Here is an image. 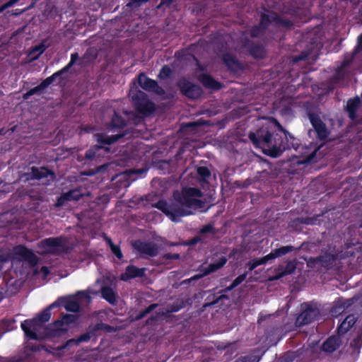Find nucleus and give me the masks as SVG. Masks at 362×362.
Instances as JSON below:
<instances>
[{
	"instance_id": "1",
	"label": "nucleus",
	"mask_w": 362,
	"mask_h": 362,
	"mask_svg": "<svg viewBox=\"0 0 362 362\" xmlns=\"http://www.w3.org/2000/svg\"><path fill=\"white\" fill-rule=\"evenodd\" d=\"M173 196V202L168 204L159 202L156 204V207L173 221L192 214L191 209H202L204 206V203L201 200L203 193L197 188L185 187L182 192H175Z\"/></svg>"
},
{
	"instance_id": "2",
	"label": "nucleus",
	"mask_w": 362,
	"mask_h": 362,
	"mask_svg": "<svg viewBox=\"0 0 362 362\" xmlns=\"http://www.w3.org/2000/svg\"><path fill=\"white\" fill-rule=\"evenodd\" d=\"M129 95L134 107L139 112L148 115L154 110V105L146 98L144 93L137 90L134 87H132L129 90Z\"/></svg>"
},
{
	"instance_id": "3",
	"label": "nucleus",
	"mask_w": 362,
	"mask_h": 362,
	"mask_svg": "<svg viewBox=\"0 0 362 362\" xmlns=\"http://www.w3.org/2000/svg\"><path fill=\"white\" fill-rule=\"evenodd\" d=\"M90 301V297L86 292H79L75 296L64 298L59 300V304L63 305L68 311L76 312L79 305L88 304Z\"/></svg>"
},
{
	"instance_id": "4",
	"label": "nucleus",
	"mask_w": 362,
	"mask_h": 362,
	"mask_svg": "<svg viewBox=\"0 0 362 362\" xmlns=\"http://www.w3.org/2000/svg\"><path fill=\"white\" fill-rule=\"evenodd\" d=\"M21 327L26 336L31 339L39 340L43 337L39 332L44 328V325L37 318L25 320L21 323Z\"/></svg>"
},
{
	"instance_id": "5",
	"label": "nucleus",
	"mask_w": 362,
	"mask_h": 362,
	"mask_svg": "<svg viewBox=\"0 0 362 362\" xmlns=\"http://www.w3.org/2000/svg\"><path fill=\"white\" fill-rule=\"evenodd\" d=\"M62 249L63 244L61 238H47L38 245V252L41 254L54 253Z\"/></svg>"
},
{
	"instance_id": "6",
	"label": "nucleus",
	"mask_w": 362,
	"mask_h": 362,
	"mask_svg": "<svg viewBox=\"0 0 362 362\" xmlns=\"http://www.w3.org/2000/svg\"><path fill=\"white\" fill-rule=\"evenodd\" d=\"M249 137L257 146L262 148L273 146L272 135L267 130L259 129L256 133H250Z\"/></svg>"
},
{
	"instance_id": "7",
	"label": "nucleus",
	"mask_w": 362,
	"mask_h": 362,
	"mask_svg": "<svg viewBox=\"0 0 362 362\" xmlns=\"http://www.w3.org/2000/svg\"><path fill=\"white\" fill-rule=\"evenodd\" d=\"M76 320L75 315H65L62 320H57L53 325L52 336H59L66 332L69 327V325L74 323Z\"/></svg>"
},
{
	"instance_id": "8",
	"label": "nucleus",
	"mask_w": 362,
	"mask_h": 362,
	"mask_svg": "<svg viewBox=\"0 0 362 362\" xmlns=\"http://www.w3.org/2000/svg\"><path fill=\"white\" fill-rule=\"evenodd\" d=\"M132 245L142 255L156 256L158 253V247L154 243L136 241Z\"/></svg>"
},
{
	"instance_id": "9",
	"label": "nucleus",
	"mask_w": 362,
	"mask_h": 362,
	"mask_svg": "<svg viewBox=\"0 0 362 362\" xmlns=\"http://www.w3.org/2000/svg\"><path fill=\"white\" fill-rule=\"evenodd\" d=\"M180 87L182 92L188 98L192 99H197L202 95L201 88L197 86L190 83L189 82L183 81L180 83Z\"/></svg>"
},
{
	"instance_id": "10",
	"label": "nucleus",
	"mask_w": 362,
	"mask_h": 362,
	"mask_svg": "<svg viewBox=\"0 0 362 362\" xmlns=\"http://www.w3.org/2000/svg\"><path fill=\"white\" fill-rule=\"evenodd\" d=\"M310 120L317 134L318 137L320 139L327 138L329 132L325 124L322 122V120L318 117L313 115H310Z\"/></svg>"
},
{
	"instance_id": "11",
	"label": "nucleus",
	"mask_w": 362,
	"mask_h": 362,
	"mask_svg": "<svg viewBox=\"0 0 362 362\" xmlns=\"http://www.w3.org/2000/svg\"><path fill=\"white\" fill-rule=\"evenodd\" d=\"M319 312L317 309L309 308L302 312L296 320V323L299 325L310 323L316 319Z\"/></svg>"
},
{
	"instance_id": "12",
	"label": "nucleus",
	"mask_w": 362,
	"mask_h": 362,
	"mask_svg": "<svg viewBox=\"0 0 362 362\" xmlns=\"http://www.w3.org/2000/svg\"><path fill=\"white\" fill-rule=\"evenodd\" d=\"M138 79L140 86L144 90L153 91L158 93H161V89L158 86L157 83L155 81L147 78L144 74H141L139 76Z\"/></svg>"
},
{
	"instance_id": "13",
	"label": "nucleus",
	"mask_w": 362,
	"mask_h": 362,
	"mask_svg": "<svg viewBox=\"0 0 362 362\" xmlns=\"http://www.w3.org/2000/svg\"><path fill=\"white\" fill-rule=\"evenodd\" d=\"M296 268L295 262L289 261L285 267L279 266L276 269V275L269 279L270 281H274L281 279V277L292 274Z\"/></svg>"
},
{
	"instance_id": "14",
	"label": "nucleus",
	"mask_w": 362,
	"mask_h": 362,
	"mask_svg": "<svg viewBox=\"0 0 362 362\" xmlns=\"http://www.w3.org/2000/svg\"><path fill=\"white\" fill-rule=\"evenodd\" d=\"M145 269L137 268L135 266L130 265L126 268L124 273L121 274L120 279L128 281L135 277H141L144 275Z\"/></svg>"
},
{
	"instance_id": "15",
	"label": "nucleus",
	"mask_w": 362,
	"mask_h": 362,
	"mask_svg": "<svg viewBox=\"0 0 362 362\" xmlns=\"http://www.w3.org/2000/svg\"><path fill=\"white\" fill-rule=\"evenodd\" d=\"M81 197V194L76 190H72L67 193L62 194L58 199L57 206H59L63 205L66 201L78 200Z\"/></svg>"
},
{
	"instance_id": "16",
	"label": "nucleus",
	"mask_w": 362,
	"mask_h": 362,
	"mask_svg": "<svg viewBox=\"0 0 362 362\" xmlns=\"http://www.w3.org/2000/svg\"><path fill=\"white\" fill-rule=\"evenodd\" d=\"M340 344L338 337H332L323 343L322 349L327 352H332L336 350Z\"/></svg>"
},
{
	"instance_id": "17",
	"label": "nucleus",
	"mask_w": 362,
	"mask_h": 362,
	"mask_svg": "<svg viewBox=\"0 0 362 362\" xmlns=\"http://www.w3.org/2000/svg\"><path fill=\"white\" fill-rule=\"evenodd\" d=\"M356 317L354 315H349L346 317V319L341 323L340 326L338 328V331L339 334H344L348 332L355 324Z\"/></svg>"
},
{
	"instance_id": "18",
	"label": "nucleus",
	"mask_w": 362,
	"mask_h": 362,
	"mask_svg": "<svg viewBox=\"0 0 362 362\" xmlns=\"http://www.w3.org/2000/svg\"><path fill=\"white\" fill-rule=\"evenodd\" d=\"M53 81V76L47 78L43 82H42L38 86L35 87L34 88L31 89L30 91L26 93L23 98L25 99H28L30 95L35 94L38 91L45 88L47 87Z\"/></svg>"
},
{
	"instance_id": "19",
	"label": "nucleus",
	"mask_w": 362,
	"mask_h": 362,
	"mask_svg": "<svg viewBox=\"0 0 362 362\" xmlns=\"http://www.w3.org/2000/svg\"><path fill=\"white\" fill-rule=\"evenodd\" d=\"M360 103L359 98H353L349 100L346 105V109L351 119H354L356 117V110L358 107Z\"/></svg>"
},
{
	"instance_id": "20",
	"label": "nucleus",
	"mask_w": 362,
	"mask_h": 362,
	"mask_svg": "<svg viewBox=\"0 0 362 362\" xmlns=\"http://www.w3.org/2000/svg\"><path fill=\"white\" fill-rule=\"evenodd\" d=\"M227 262L226 257L220 258L216 262L209 264V266L204 269V274H209L214 272L221 267H223Z\"/></svg>"
},
{
	"instance_id": "21",
	"label": "nucleus",
	"mask_w": 362,
	"mask_h": 362,
	"mask_svg": "<svg viewBox=\"0 0 362 362\" xmlns=\"http://www.w3.org/2000/svg\"><path fill=\"white\" fill-rule=\"evenodd\" d=\"M199 80L205 86L208 88L213 89H218L221 88V85L218 82L207 75H201L199 76Z\"/></svg>"
},
{
	"instance_id": "22",
	"label": "nucleus",
	"mask_w": 362,
	"mask_h": 362,
	"mask_svg": "<svg viewBox=\"0 0 362 362\" xmlns=\"http://www.w3.org/2000/svg\"><path fill=\"white\" fill-rule=\"evenodd\" d=\"M13 252L16 255H18L23 259H31L33 256L31 251L22 245H18L14 247Z\"/></svg>"
},
{
	"instance_id": "23",
	"label": "nucleus",
	"mask_w": 362,
	"mask_h": 362,
	"mask_svg": "<svg viewBox=\"0 0 362 362\" xmlns=\"http://www.w3.org/2000/svg\"><path fill=\"white\" fill-rule=\"evenodd\" d=\"M120 135H115L112 136H105L103 134H95V140L100 144H110L115 141H116L119 138H120Z\"/></svg>"
},
{
	"instance_id": "24",
	"label": "nucleus",
	"mask_w": 362,
	"mask_h": 362,
	"mask_svg": "<svg viewBox=\"0 0 362 362\" xmlns=\"http://www.w3.org/2000/svg\"><path fill=\"white\" fill-rule=\"evenodd\" d=\"M102 295L103 297L110 303H114L116 300V296L114 291L109 287L103 288Z\"/></svg>"
},
{
	"instance_id": "25",
	"label": "nucleus",
	"mask_w": 362,
	"mask_h": 362,
	"mask_svg": "<svg viewBox=\"0 0 362 362\" xmlns=\"http://www.w3.org/2000/svg\"><path fill=\"white\" fill-rule=\"evenodd\" d=\"M45 47L42 44L35 46L29 53V55L31 57L30 60L33 61L37 59L45 52Z\"/></svg>"
},
{
	"instance_id": "26",
	"label": "nucleus",
	"mask_w": 362,
	"mask_h": 362,
	"mask_svg": "<svg viewBox=\"0 0 362 362\" xmlns=\"http://www.w3.org/2000/svg\"><path fill=\"white\" fill-rule=\"evenodd\" d=\"M56 305L55 303L52 304L47 309L45 310L41 314H40L37 317V320H40L42 324L49 321L51 317L50 308L54 307Z\"/></svg>"
},
{
	"instance_id": "27",
	"label": "nucleus",
	"mask_w": 362,
	"mask_h": 362,
	"mask_svg": "<svg viewBox=\"0 0 362 362\" xmlns=\"http://www.w3.org/2000/svg\"><path fill=\"white\" fill-rule=\"evenodd\" d=\"M102 150H104L105 151H107V148H103L101 146H95V147H93V148L90 149L87 153H86V157L89 159H92L93 158H95L96 156V153L98 151H102Z\"/></svg>"
},
{
	"instance_id": "28",
	"label": "nucleus",
	"mask_w": 362,
	"mask_h": 362,
	"mask_svg": "<svg viewBox=\"0 0 362 362\" xmlns=\"http://www.w3.org/2000/svg\"><path fill=\"white\" fill-rule=\"evenodd\" d=\"M294 250V247L291 245H287L281 247L279 249L275 250L276 255L277 257L283 256Z\"/></svg>"
},
{
	"instance_id": "29",
	"label": "nucleus",
	"mask_w": 362,
	"mask_h": 362,
	"mask_svg": "<svg viewBox=\"0 0 362 362\" xmlns=\"http://www.w3.org/2000/svg\"><path fill=\"white\" fill-rule=\"evenodd\" d=\"M262 264H264V262H263V260L261 258H258V259H252L251 261H250L247 264V267H248V269L252 271L254 269H255L257 267L259 266V265H262Z\"/></svg>"
},
{
	"instance_id": "30",
	"label": "nucleus",
	"mask_w": 362,
	"mask_h": 362,
	"mask_svg": "<svg viewBox=\"0 0 362 362\" xmlns=\"http://www.w3.org/2000/svg\"><path fill=\"white\" fill-rule=\"evenodd\" d=\"M259 360V358L257 356L252 354V355L241 357V358L237 359L234 362H258Z\"/></svg>"
},
{
	"instance_id": "31",
	"label": "nucleus",
	"mask_w": 362,
	"mask_h": 362,
	"mask_svg": "<svg viewBox=\"0 0 362 362\" xmlns=\"http://www.w3.org/2000/svg\"><path fill=\"white\" fill-rule=\"evenodd\" d=\"M90 339V335L88 334L81 335L78 339H70L67 341L66 346H70L73 344H78L82 341H88Z\"/></svg>"
},
{
	"instance_id": "32",
	"label": "nucleus",
	"mask_w": 362,
	"mask_h": 362,
	"mask_svg": "<svg viewBox=\"0 0 362 362\" xmlns=\"http://www.w3.org/2000/svg\"><path fill=\"white\" fill-rule=\"evenodd\" d=\"M197 173L204 180L208 178L211 175L209 170L206 167H199L197 168Z\"/></svg>"
},
{
	"instance_id": "33",
	"label": "nucleus",
	"mask_w": 362,
	"mask_h": 362,
	"mask_svg": "<svg viewBox=\"0 0 362 362\" xmlns=\"http://www.w3.org/2000/svg\"><path fill=\"white\" fill-rule=\"evenodd\" d=\"M32 172L35 177L40 179L43 176H45L48 171L46 169H37L36 168H32Z\"/></svg>"
},
{
	"instance_id": "34",
	"label": "nucleus",
	"mask_w": 362,
	"mask_h": 362,
	"mask_svg": "<svg viewBox=\"0 0 362 362\" xmlns=\"http://www.w3.org/2000/svg\"><path fill=\"white\" fill-rule=\"evenodd\" d=\"M171 73V70L168 66H163L160 71L159 77L161 78H165L170 76Z\"/></svg>"
},
{
	"instance_id": "35",
	"label": "nucleus",
	"mask_w": 362,
	"mask_h": 362,
	"mask_svg": "<svg viewBox=\"0 0 362 362\" xmlns=\"http://www.w3.org/2000/svg\"><path fill=\"white\" fill-rule=\"evenodd\" d=\"M247 274L245 272L240 276H238L233 281V286H238L239 284H240L247 277Z\"/></svg>"
},
{
	"instance_id": "36",
	"label": "nucleus",
	"mask_w": 362,
	"mask_h": 362,
	"mask_svg": "<svg viewBox=\"0 0 362 362\" xmlns=\"http://www.w3.org/2000/svg\"><path fill=\"white\" fill-rule=\"evenodd\" d=\"M276 257H277V256L276 255V252H275V250H274L272 252H270L269 254L267 255L266 256L262 257V259L263 260L264 264H265L268 261L274 259Z\"/></svg>"
},
{
	"instance_id": "37",
	"label": "nucleus",
	"mask_w": 362,
	"mask_h": 362,
	"mask_svg": "<svg viewBox=\"0 0 362 362\" xmlns=\"http://www.w3.org/2000/svg\"><path fill=\"white\" fill-rule=\"evenodd\" d=\"M276 257H277V256L276 255V252H275V250H274L272 252H270L269 254L267 255L266 256L262 257V259L263 260L264 264H265L268 261L274 259Z\"/></svg>"
},
{
	"instance_id": "38",
	"label": "nucleus",
	"mask_w": 362,
	"mask_h": 362,
	"mask_svg": "<svg viewBox=\"0 0 362 362\" xmlns=\"http://www.w3.org/2000/svg\"><path fill=\"white\" fill-rule=\"evenodd\" d=\"M112 253H114L119 259L122 257V253L120 250V248L117 245H112L110 247Z\"/></svg>"
},
{
	"instance_id": "39",
	"label": "nucleus",
	"mask_w": 362,
	"mask_h": 362,
	"mask_svg": "<svg viewBox=\"0 0 362 362\" xmlns=\"http://www.w3.org/2000/svg\"><path fill=\"white\" fill-rule=\"evenodd\" d=\"M19 0H10L7 3L4 4L0 7V13L4 11L6 8L12 6L16 4Z\"/></svg>"
},
{
	"instance_id": "40",
	"label": "nucleus",
	"mask_w": 362,
	"mask_h": 362,
	"mask_svg": "<svg viewBox=\"0 0 362 362\" xmlns=\"http://www.w3.org/2000/svg\"><path fill=\"white\" fill-rule=\"evenodd\" d=\"M148 0H131L129 4H127V6H139L143 3L148 1Z\"/></svg>"
},
{
	"instance_id": "41",
	"label": "nucleus",
	"mask_w": 362,
	"mask_h": 362,
	"mask_svg": "<svg viewBox=\"0 0 362 362\" xmlns=\"http://www.w3.org/2000/svg\"><path fill=\"white\" fill-rule=\"evenodd\" d=\"M223 60L226 64L228 66H232L235 62V59L229 55L224 56Z\"/></svg>"
},
{
	"instance_id": "42",
	"label": "nucleus",
	"mask_w": 362,
	"mask_h": 362,
	"mask_svg": "<svg viewBox=\"0 0 362 362\" xmlns=\"http://www.w3.org/2000/svg\"><path fill=\"white\" fill-rule=\"evenodd\" d=\"M42 274V278H45L48 274L49 273V270L47 267H42L40 272H37V270L35 271V274Z\"/></svg>"
},
{
	"instance_id": "43",
	"label": "nucleus",
	"mask_w": 362,
	"mask_h": 362,
	"mask_svg": "<svg viewBox=\"0 0 362 362\" xmlns=\"http://www.w3.org/2000/svg\"><path fill=\"white\" fill-rule=\"evenodd\" d=\"M214 228L213 226L210 224L205 226L201 230V233H213Z\"/></svg>"
},
{
	"instance_id": "44",
	"label": "nucleus",
	"mask_w": 362,
	"mask_h": 362,
	"mask_svg": "<svg viewBox=\"0 0 362 362\" xmlns=\"http://www.w3.org/2000/svg\"><path fill=\"white\" fill-rule=\"evenodd\" d=\"M156 306H157L156 304H152V305H149L144 310V312L139 316V318L143 317L145 315H146V314L149 313L150 312H151L154 308H156Z\"/></svg>"
},
{
	"instance_id": "45",
	"label": "nucleus",
	"mask_w": 362,
	"mask_h": 362,
	"mask_svg": "<svg viewBox=\"0 0 362 362\" xmlns=\"http://www.w3.org/2000/svg\"><path fill=\"white\" fill-rule=\"evenodd\" d=\"M269 151H270L268 154H269L270 156H273V157H276L278 156L280 153L281 152V149L279 148H274L272 150H269L268 149Z\"/></svg>"
},
{
	"instance_id": "46",
	"label": "nucleus",
	"mask_w": 362,
	"mask_h": 362,
	"mask_svg": "<svg viewBox=\"0 0 362 362\" xmlns=\"http://www.w3.org/2000/svg\"><path fill=\"white\" fill-rule=\"evenodd\" d=\"M78 59V55L77 53H74L71 54V60H70V62L69 63V64L67 65V67H70Z\"/></svg>"
},
{
	"instance_id": "47",
	"label": "nucleus",
	"mask_w": 362,
	"mask_h": 362,
	"mask_svg": "<svg viewBox=\"0 0 362 362\" xmlns=\"http://www.w3.org/2000/svg\"><path fill=\"white\" fill-rule=\"evenodd\" d=\"M116 119H119L117 116L115 117V119H113L112 122H113V124L115 126H117V127H120V126H123L124 124L122 121L119 122V120H116Z\"/></svg>"
},
{
	"instance_id": "48",
	"label": "nucleus",
	"mask_w": 362,
	"mask_h": 362,
	"mask_svg": "<svg viewBox=\"0 0 362 362\" xmlns=\"http://www.w3.org/2000/svg\"><path fill=\"white\" fill-rule=\"evenodd\" d=\"M207 274H204V272L201 274H197L194 275L193 277L191 278V280H196L202 278L204 276H206Z\"/></svg>"
},
{
	"instance_id": "49",
	"label": "nucleus",
	"mask_w": 362,
	"mask_h": 362,
	"mask_svg": "<svg viewBox=\"0 0 362 362\" xmlns=\"http://www.w3.org/2000/svg\"><path fill=\"white\" fill-rule=\"evenodd\" d=\"M234 288H235V286H233V284L232 283L230 286H229L228 287H227V288L224 290V292L230 291V290L233 289Z\"/></svg>"
},
{
	"instance_id": "50",
	"label": "nucleus",
	"mask_w": 362,
	"mask_h": 362,
	"mask_svg": "<svg viewBox=\"0 0 362 362\" xmlns=\"http://www.w3.org/2000/svg\"><path fill=\"white\" fill-rule=\"evenodd\" d=\"M266 21H268V18L267 16H264L262 18L261 26H264V23Z\"/></svg>"
},
{
	"instance_id": "51",
	"label": "nucleus",
	"mask_w": 362,
	"mask_h": 362,
	"mask_svg": "<svg viewBox=\"0 0 362 362\" xmlns=\"http://www.w3.org/2000/svg\"><path fill=\"white\" fill-rule=\"evenodd\" d=\"M199 241H200V238H194V239L192 240L191 243L192 245H194L197 243H198Z\"/></svg>"
},
{
	"instance_id": "52",
	"label": "nucleus",
	"mask_w": 362,
	"mask_h": 362,
	"mask_svg": "<svg viewBox=\"0 0 362 362\" xmlns=\"http://www.w3.org/2000/svg\"><path fill=\"white\" fill-rule=\"evenodd\" d=\"M107 242L108 243L110 247H112V245H114L113 243L110 238H107Z\"/></svg>"
},
{
	"instance_id": "53",
	"label": "nucleus",
	"mask_w": 362,
	"mask_h": 362,
	"mask_svg": "<svg viewBox=\"0 0 362 362\" xmlns=\"http://www.w3.org/2000/svg\"><path fill=\"white\" fill-rule=\"evenodd\" d=\"M252 35L253 36H256V35H259V33L256 32V30H254L252 31Z\"/></svg>"
},
{
	"instance_id": "54",
	"label": "nucleus",
	"mask_w": 362,
	"mask_h": 362,
	"mask_svg": "<svg viewBox=\"0 0 362 362\" xmlns=\"http://www.w3.org/2000/svg\"><path fill=\"white\" fill-rule=\"evenodd\" d=\"M170 258H174V259H177L179 258V255H173L170 257H169Z\"/></svg>"
},
{
	"instance_id": "55",
	"label": "nucleus",
	"mask_w": 362,
	"mask_h": 362,
	"mask_svg": "<svg viewBox=\"0 0 362 362\" xmlns=\"http://www.w3.org/2000/svg\"><path fill=\"white\" fill-rule=\"evenodd\" d=\"M36 1H37L35 0V1H34V2H33V3L30 6V7H29V8H33V7L34 6V5L35 4Z\"/></svg>"
},
{
	"instance_id": "56",
	"label": "nucleus",
	"mask_w": 362,
	"mask_h": 362,
	"mask_svg": "<svg viewBox=\"0 0 362 362\" xmlns=\"http://www.w3.org/2000/svg\"><path fill=\"white\" fill-rule=\"evenodd\" d=\"M36 1H37L35 0V1H34V2H33V3L30 6V7H29V8H33V7L34 6V5L35 4Z\"/></svg>"
},
{
	"instance_id": "57",
	"label": "nucleus",
	"mask_w": 362,
	"mask_h": 362,
	"mask_svg": "<svg viewBox=\"0 0 362 362\" xmlns=\"http://www.w3.org/2000/svg\"><path fill=\"white\" fill-rule=\"evenodd\" d=\"M361 45L362 47V34H361Z\"/></svg>"
},
{
	"instance_id": "58",
	"label": "nucleus",
	"mask_w": 362,
	"mask_h": 362,
	"mask_svg": "<svg viewBox=\"0 0 362 362\" xmlns=\"http://www.w3.org/2000/svg\"><path fill=\"white\" fill-rule=\"evenodd\" d=\"M25 10H26V9L22 10V11H21L18 13H21L24 12Z\"/></svg>"
},
{
	"instance_id": "59",
	"label": "nucleus",
	"mask_w": 362,
	"mask_h": 362,
	"mask_svg": "<svg viewBox=\"0 0 362 362\" xmlns=\"http://www.w3.org/2000/svg\"><path fill=\"white\" fill-rule=\"evenodd\" d=\"M319 262H322V259L320 258L318 259Z\"/></svg>"
}]
</instances>
